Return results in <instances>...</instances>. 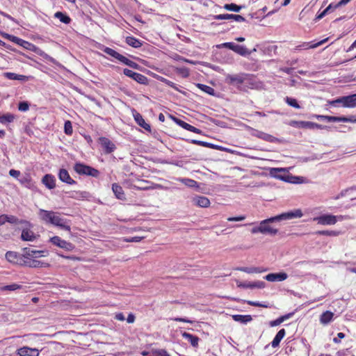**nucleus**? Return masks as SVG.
I'll list each match as a JSON object with an SVG mask.
<instances>
[{"label":"nucleus","mask_w":356,"mask_h":356,"mask_svg":"<svg viewBox=\"0 0 356 356\" xmlns=\"http://www.w3.org/2000/svg\"><path fill=\"white\" fill-rule=\"evenodd\" d=\"M54 17L58 19L61 22L65 24H68L71 22L70 17L67 15L62 12H56L54 14Z\"/></svg>","instance_id":"obj_38"},{"label":"nucleus","mask_w":356,"mask_h":356,"mask_svg":"<svg viewBox=\"0 0 356 356\" xmlns=\"http://www.w3.org/2000/svg\"><path fill=\"white\" fill-rule=\"evenodd\" d=\"M245 219V216H241L237 217H229L227 218L228 221H242Z\"/></svg>","instance_id":"obj_61"},{"label":"nucleus","mask_w":356,"mask_h":356,"mask_svg":"<svg viewBox=\"0 0 356 356\" xmlns=\"http://www.w3.org/2000/svg\"><path fill=\"white\" fill-rule=\"evenodd\" d=\"M142 239H143V237L134 236V237L124 238V241L129 242V243H137V242H140Z\"/></svg>","instance_id":"obj_57"},{"label":"nucleus","mask_w":356,"mask_h":356,"mask_svg":"<svg viewBox=\"0 0 356 356\" xmlns=\"http://www.w3.org/2000/svg\"><path fill=\"white\" fill-rule=\"evenodd\" d=\"M15 115L12 113H7L4 115L0 114V123L3 124H6L7 123H10L13 122L15 120Z\"/></svg>","instance_id":"obj_40"},{"label":"nucleus","mask_w":356,"mask_h":356,"mask_svg":"<svg viewBox=\"0 0 356 356\" xmlns=\"http://www.w3.org/2000/svg\"><path fill=\"white\" fill-rule=\"evenodd\" d=\"M193 203L200 207L206 208L210 204L209 200L204 196L196 195L193 197Z\"/></svg>","instance_id":"obj_23"},{"label":"nucleus","mask_w":356,"mask_h":356,"mask_svg":"<svg viewBox=\"0 0 356 356\" xmlns=\"http://www.w3.org/2000/svg\"><path fill=\"white\" fill-rule=\"evenodd\" d=\"M53 225L58 227L59 228L68 232H70L71 230L70 220L62 218L60 214L58 212H56Z\"/></svg>","instance_id":"obj_8"},{"label":"nucleus","mask_w":356,"mask_h":356,"mask_svg":"<svg viewBox=\"0 0 356 356\" xmlns=\"http://www.w3.org/2000/svg\"><path fill=\"white\" fill-rule=\"evenodd\" d=\"M237 270L248 274L260 273L265 271V270L258 267H239L237 268Z\"/></svg>","instance_id":"obj_34"},{"label":"nucleus","mask_w":356,"mask_h":356,"mask_svg":"<svg viewBox=\"0 0 356 356\" xmlns=\"http://www.w3.org/2000/svg\"><path fill=\"white\" fill-rule=\"evenodd\" d=\"M286 103L295 108H300V106L298 103L297 100L294 98L286 97L285 98Z\"/></svg>","instance_id":"obj_47"},{"label":"nucleus","mask_w":356,"mask_h":356,"mask_svg":"<svg viewBox=\"0 0 356 356\" xmlns=\"http://www.w3.org/2000/svg\"><path fill=\"white\" fill-rule=\"evenodd\" d=\"M234 14H220L213 16V19L218 20L233 19Z\"/></svg>","instance_id":"obj_51"},{"label":"nucleus","mask_w":356,"mask_h":356,"mask_svg":"<svg viewBox=\"0 0 356 356\" xmlns=\"http://www.w3.org/2000/svg\"><path fill=\"white\" fill-rule=\"evenodd\" d=\"M332 8V3H330L329 6L324 9L322 12L318 13L316 15V19H321L327 15L328 12Z\"/></svg>","instance_id":"obj_50"},{"label":"nucleus","mask_w":356,"mask_h":356,"mask_svg":"<svg viewBox=\"0 0 356 356\" xmlns=\"http://www.w3.org/2000/svg\"><path fill=\"white\" fill-rule=\"evenodd\" d=\"M286 331L284 329H281L275 335V338L271 342V346L273 348H276L280 345V341L284 337Z\"/></svg>","instance_id":"obj_31"},{"label":"nucleus","mask_w":356,"mask_h":356,"mask_svg":"<svg viewBox=\"0 0 356 356\" xmlns=\"http://www.w3.org/2000/svg\"><path fill=\"white\" fill-rule=\"evenodd\" d=\"M99 143L106 154L112 153L116 148L115 144L107 138L101 137Z\"/></svg>","instance_id":"obj_15"},{"label":"nucleus","mask_w":356,"mask_h":356,"mask_svg":"<svg viewBox=\"0 0 356 356\" xmlns=\"http://www.w3.org/2000/svg\"><path fill=\"white\" fill-rule=\"evenodd\" d=\"M59 179L67 184L72 185L76 182L70 175L68 171L66 169L61 168L58 174Z\"/></svg>","instance_id":"obj_18"},{"label":"nucleus","mask_w":356,"mask_h":356,"mask_svg":"<svg viewBox=\"0 0 356 356\" xmlns=\"http://www.w3.org/2000/svg\"><path fill=\"white\" fill-rule=\"evenodd\" d=\"M6 222H8L11 224H17L19 222L20 223H24V224H29V222L26 220H21L19 221L18 218H16L14 216H8L6 215Z\"/></svg>","instance_id":"obj_46"},{"label":"nucleus","mask_w":356,"mask_h":356,"mask_svg":"<svg viewBox=\"0 0 356 356\" xmlns=\"http://www.w3.org/2000/svg\"><path fill=\"white\" fill-rule=\"evenodd\" d=\"M291 124H297V125H298V127H309V128L317 127V128H320V129L322 127L321 125H319L316 123L310 122L294 121L291 123Z\"/></svg>","instance_id":"obj_39"},{"label":"nucleus","mask_w":356,"mask_h":356,"mask_svg":"<svg viewBox=\"0 0 356 356\" xmlns=\"http://www.w3.org/2000/svg\"><path fill=\"white\" fill-rule=\"evenodd\" d=\"M234 52L238 54L241 56H247L251 54V51H249L245 46L239 44L236 45Z\"/></svg>","instance_id":"obj_43"},{"label":"nucleus","mask_w":356,"mask_h":356,"mask_svg":"<svg viewBox=\"0 0 356 356\" xmlns=\"http://www.w3.org/2000/svg\"><path fill=\"white\" fill-rule=\"evenodd\" d=\"M236 284H237V286L239 288L252 289V282H242L237 281Z\"/></svg>","instance_id":"obj_56"},{"label":"nucleus","mask_w":356,"mask_h":356,"mask_svg":"<svg viewBox=\"0 0 356 356\" xmlns=\"http://www.w3.org/2000/svg\"><path fill=\"white\" fill-rule=\"evenodd\" d=\"M259 83L256 78L250 74H245L244 82L241 91H247L248 89H254L259 87Z\"/></svg>","instance_id":"obj_7"},{"label":"nucleus","mask_w":356,"mask_h":356,"mask_svg":"<svg viewBox=\"0 0 356 356\" xmlns=\"http://www.w3.org/2000/svg\"><path fill=\"white\" fill-rule=\"evenodd\" d=\"M335 106L342 108H356V94L339 97L335 99Z\"/></svg>","instance_id":"obj_4"},{"label":"nucleus","mask_w":356,"mask_h":356,"mask_svg":"<svg viewBox=\"0 0 356 356\" xmlns=\"http://www.w3.org/2000/svg\"><path fill=\"white\" fill-rule=\"evenodd\" d=\"M22 288V285L16 284V283H14V284H12L6 285V286L1 287V289L2 291H15V290H17V289H20Z\"/></svg>","instance_id":"obj_48"},{"label":"nucleus","mask_w":356,"mask_h":356,"mask_svg":"<svg viewBox=\"0 0 356 356\" xmlns=\"http://www.w3.org/2000/svg\"><path fill=\"white\" fill-rule=\"evenodd\" d=\"M197 87L199 89H200L201 90H202L203 92H206L207 94H209L212 96L216 95L215 90L209 86H207V85H204L202 83H197Z\"/></svg>","instance_id":"obj_42"},{"label":"nucleus","mask_w":356,"mask_h":356,"mask_svg":"<svg viewBox=\"0 0 356 356\" xmlns=\"http://www.w3.org/2000/svg\"><path fill=\"white\" fill-rule=\"evenodd\" d=\"M177 180L189 188H195L196 191H199L200 189L199 183L194 179L188 178H177Z\"/></svg>","instance_id":"obj_27"},{"label":"nucleus","mask_w":356,"mask_h":356,"mask_svg":"<svg viewBox=\"0 0 356 356\" xmlns=\"http://www.w3.org/2000/svg\"><path fill=\"white\" fill-rule=\"evenodd\" d=\"M21 238L24 241H33L36 238V236L33 231L24 229L22 232Z\"/></svg>","instance_id":"obj_29"},{"label":"nucleus","mask_w":356,"mask_h":356,"mask_svg":"<svg viewBox=\"0 0 356 356\" xmlns=\"http://www.w3.org/2000/svg\"><path fill=\"white\" fill-rule=\"evenodd\" d=\"M3 76L10 80L26 81L27 79L26 76L17 74L13 72H5Z\"/></svg>","instance_id":"obj_35"},{"label":"nucleus","mask_w":356,"mask_h":356,"mask_svg":"<svg viewBox=\"0 0 356 356\" xmlns=\"http://www.w3.org/2000/svg\"><path fill=\"white\" fill-rule=\"evenodd\" d=\"M266 286V283L263 281H257L254 282H252V289L258 288V289H264Z\"/></svg>","instance_id":"obj_55"},{"label":"nucleus","mask_w":356,"mask_h":356,"mask_svg":"<svg viewBox=\"0 0 356 356\" xmlns=\"http://www.w3.org/2000/svg\"><path fill=\"white\" fill-rule=\"evenodd\" d=\"M356 122V116L351 115L349 117H335V122Z\"/></svg>","instance_id":"obj_44"},{"label":"nucleus","mask_w":356,"mask_h":356,"mask_svg":"<svg viewBox=\"0 0 356 356\" xmlns=\"http://www.w3.org/2000/svg\"><path fill=\"white\" fill-rule=\"evenodd\" d=\"M356 191V186H352L350 188H348L340 193L339 195L335 197V199L339 198V196L343 197L347 196L350 200H355L356 195H353V192Z\"/></svg>","instance_id":"obj_32"},{"label":"nucleus","mask_w":356,"mask_h":356,"mask_svg":"<svg viewBox=\"0 0 356 356\" xmlns=\"http://www.w3.org/2000/svg\"><path fill=\"white\" fill-rule=\"evenodd\" d=\"M270 174L275 178L290 183H298L297 179H300L298 177L291 176L284 168H271Z\"/></svg>","instance_id":"obj_3"},{"label":"nucleus","mask_w":356,"mask_h":356,"mask_svg":"<svg viewBox=\"0 0 356 356\" xmlns=\"http://www.w3.org/2000/svg\"><path fill=\"white\" fill-rule=\"evenodd\" d=\"M50 241L55 245L65 249L66 250H72L74 246L72 243L61 239L59 236H54L50 238Z\"/></svg>","instance_id":"obj_11"},{"label":"nucleus","mask_w":356,"mask_h":356,"mask_svg":"<svg viewBox=\"0 0 356 356\" xmlns=\"http://www.w3.org/2000/svg\"><path fill=\"white\" fill-rule=\"evenodd\" d=\"M177 72L181 75L182 77H188L189 76V70L186 67H177Z\"/></svg>","instance_id":"obj_52"},{"label":"nucleus","mask_w":356,"mask_h":356,"mask_svg":"<svg viewBox=\"0 0 356 356\" xmlns=\"http://www.w3.org/2000/svg\"><path fill=\"white\" fill-rule=\"evenodd\" d=\"M288 275L286 273H270L264 277V279L268 282H276V281H284L286 280Z\"/></svg>","instance_id":"obj_21"},{"label":"nucleus","mask_w":356,"mask_h":356,"mask_svg":"<svg viewBox=\"0 0 356 356\" xmlns=\"http://www.w3.org/2000/svg\"><path fill=\"white\" fill-rule=\"evenodd\" d=\"M42 183L49 189L56 187V178L51 174L45 175L42 179Z\"/></svg>","instance_id":"obj_22"},{"label":"nucleus","mask_w":356,"mask_h":356,"mask_svg":"<svg viewBox=\"0 0 356 356\" xmlns=\"http://www.w3.org/2000/svg\"><path fill=\"white\" fill-rule=\"evenodd\" d=\"M224 8L225 10H227L229 11H234V12L238 13L241 10L242 6H238L235 3H227V4H225Z\"/></svg>","instance_id":"obj_45"},{"label":"nucleus","mask_w":356,"mask_h":356,"mask_svg":"<svg viewBox=\"0 0 356 356\" xmlns=\"http://www.w3.org/2000/svg\"><path fill=\"white\" fill-rule=\"evenodd\" d=\"M6 259L11 263L20 264L23 263L22 257L19 256L16 252L8 251L6 254Z\"/></svg>","instance_id":"obj_26"},{"label":"nucleus","mask_w":356,"mask_h":356,"mask_svg":"<svg viewBox=\"0 0 356 356\" xmlns=\"http://www.w3.org/2000/svg\"><path fill=\"white\" fill-rule=\"evenodd\" d=\"M247 303L249 305H251V306H254V307H268V305H265V304H263V303H261L259 302H254V301H251V300H248L247 301Z\"/></svg>","instance_id":"obj_58"},{"label":"nucleus","mask_w":356,"mask_h":356,"mask_svg":"<svg viewBox=\"0 0 356 356\" xmlns=\"http://www.w3.org/2000/svg\"><path fill=\"white\" fill-rule=\"evenodd\" d=\"M90 197V194L86 191H73L70 197L77 200L86 199Z\"/></svg>","instance_id":"obj_41"},{"label":"nucleus","mask_w":356,"mask_h":356,"mask_svg":"<svg viewBox=\"0 0 356 356\" xmlns=\"http://www.w3.org/2000/svg\"><path fill=\"white\" fill-rule=\"evenodd\" d=\"M9 175L13 177L17 178L20 175V172L19 170L12 169L9 171Z\"/></svg>","instance_id":"obj_62"},{"label":"nucleus","mask_w":356,"mask_h":356,"mask_svg":"<svg viewBox=\"0 0 356 356\" xmlns=\"http://www.w3.org/2000/svg\"><path fill=\"white\" fill-rule=\"evenodd\" d=\"M302 216V213L300 209H296L294 211L283 213L274 217L269 218L260 222V226L261 229V234H270L275 236L278 233V229L272 227L269 225V223L274 222H279L282 220H286L293 218H300Z\"/></svg>","instance_id":"obj_1"},{"label":"nucleus","mask_w":356,"mask_h":356,"mask_svg":"<svg viewBox=\"0 0 356 356\" xmlns=\"http://www.w3.org/2000/svg\"><path fill=\"white\" fill-rule=\"evenodd\" d=\"M135 316L130 313L127 318V321L128 323H133L135 321Z\"/></svg>","instance_id":"obj_64"},{"label":"nucleus","mask_w":356,"mask_h":356,"mask_svg":"<svg viewBox=\"0 0 356 356\" xmlns=\"http://www.w3.org/2000/svg\"><path fill=\"white\" fill-rule=\"evenodd\" d=\"M44 251L33 250L28 248L23 249L22 260H29L32 258H38V256H35V254L44 253Z\"/></svg>","instance_id":"obj_24"},{"label":"nucleus","mask_w":356,"mask_h":356,"mask_svg":"<svg viewBox=\"0 0 356 356\" xmlns=\"http://www.w3.org/2000/svg\"><path fill=\"white\" fill-rule=\"evenodd\" d=\"M156 353L159 356H170L165 349H160Z\"/></svg>","instance_id":"obj_63"},{"label":"nucleus","mask_w":356,"mask_h":356,"mask_svg":"<svg viewBox=\"0 0 356 356\" xmlns=\"http://www.w3.org/2000/svg\"><path fill=\"white\" fill-rule=\"evenodd\" d=\"M245 73H240L237 74H227L225 81L229 85L236 87L239 90H242L244 82V76Z\"/></svg>","instance_id":"obj_6"},{"label":"nucleus","mask_w":356,"mask_h":356,"mask_svg":"<svg viewBox=\"0 0 356 356\" xmlns=\"http://www.w3.org/2000/svg\"><path fill=\"white\" fill-rule=\"evenodd\" d=\"M126 42L129 46L134 47V48H138L142 46V42L138 39H137L133 36L127 37Z\"/></svg>","instance_id":"obj_37"},{"label":"nucleus","mask_w":356,"mask_h":356,"mask_svg":"<svg viewBox=\"0 0 356 356\" xmlns=\"http://www.w3.org/2000/svg\"><path fill=\"white\" fill-rule=\"evenodd\" d=\"M236 44L234 43V42H225V43H222L221 44H219L218 45V48H221V47H225V48H228L232 51H235L236 49Z\"/></svg>","instance_id":"obj_53"},{"label":"nucleus","mask_w":356,"mask_h":356,"mask_svg":"<svg viewBox=\"0 0 356 356\" xmlns=\"http://www.w3.org/2000/svg\"><path fill=\"white\" fill-rule=\"evenodd\" d=\"M2 36L4 38L8 39L10 41H11L15 44H17L19 46L23 47L24 48H25L26 49H29L30 47L32 45V44L30 43L29 42L24 40L18 37L10 35L8 33H3Z\"/></svg>","instance_id":"obj_12"},{"label":"nucleus","mask_w":356,"mask_h":356,"mask_svg":"<svg viewBox=\"0 0 356 356\" xmlns=\"http://www.w3.org/2000/svg\"><path fill=\"white\" fill-rule=\"evenodd\" d=\"M74 170L77 174L81 175H88L92 177H97L99 175V170L81 163H75Z\"/></svg>","instance_id":"obj_5"},{"label":"nucleus","mask_w":356,"mask_h":356,"mask_svg":"<svg viewBox=\"0 0 356 356\" xmlns=\"http://www.w3.org/2000/svg\"><path fill=\"white\" fill-rule=\"evenodd\" d=\"M232 318L234 321L236 322H239L243 324H246L252 321V318L250 315H241V314H235L232 316Z\"/></svg>","instance_id":"obj_33"},{"label":"nucleus","mask_w":356,"mask_h":356,"mask_svg":"<svg viewBox=\"0 0 356 356\" xmlns=\"http://www.w3.org/2000/svg\"><path fill=\"white\" fill-rule=\"evenodd\" d=\"M22 265L30 267V268H45L49 266V264L46 262H43L34 259H30L29 260H23Z\"/></svg>","instance_id":"obj_19"},{"label":"nucleus","mask_w":356,"mask_h":356,"mask_svg":"<svg viewBox=\"0 0 356 356\" xmlns=\"http://www.w3.org/2000/svg\"><path fill=\"white\" fill-rule=\"evenodd\" d=\"M328 39L329 38H325L323 40H321L314 42V43H313L312 42H304L302 44H299V45L296 46L294 48V51H300V50H302V49H309L316 48V47L323 44L324 43H325L328 40Z\"/></svg>","instance_id":"obj_14"},{"label":"nucleus","mask_w":356,"mask_h":356,"mask_svg":"<svg viewBox=\"0 0 356 356\" xmlns=\"http://www.w3.org/2000/svg\"><path fill=\"white\" fill-rule=\"evenodd\" d=\"M181 336L185 339H187L191 343L192 346L197 347L198 346V342L200 341V339L197 336H194V335H193L190 333L186 332H182Z\"/></svg>","instance_id":"obj_30"},{"label":"nucleus","mask_w":356,"mask_h":356,"mask_svg":"<svg viewBox=\"0 0 356 356\" xmlns=\"http://www.w3.org/2000/svg\"><path fill=\"white\" fill-rule=\"evenodd\" d=\"M282 323H283L282 321V318H281V317H279L278 318L274 320V321H272L270 322V327H275V326H277L279 325H280Z\"/></svg>","instance_id":"obj_60"},{"label":"nucleus","mask_w":356,"mask_h":356,"mask_svg":"<svg viewBox=\"0 0 356 356\" xmlns=\"http://www.w3.org/2000/svg\"><path fill=\"white\" fill-rule=\"evenodd\" d=\"M123 73L125 76L131 78L132 79L135 80L136 82L140 84H147L148 79L147 78L139 73L135 72L129 69H124Z\"/></svg>","instance_id":"obj_9"},{"label":"nucleus","mask_w":356,"mask_h":356,"mask_svg":"<svg viewBox=\"0 0 356 356\" xmlns=\"http://www.w3.org/2000/svg\"><path fill=\"white\" fill-rule=\"evenodd\" d=\"M64 131H65V134H67V135H72V132H73V129H72V123L70 121L67 120V121H65V124H64Z\"/></svg>","instance_id":"obj_49"},{"label":"nucleus","mask_w":356,"mask_h":356,"mask_svg":"<svg viewBox=\"0 0 356 356\" xmlns=\"http://www.w3.org/2000/svg\"><path fill=\"white\" fill-rule=\"evenodd\" d=\"M133 116L134 118V120L141 127L145 129V130L150 131H151V127L149 124H147L145 120L143 119V116L138 113L136 111H133Z\"/></svg>","instance_id":"obj_20"},{"label":"nucleus","mask_w":356,"mask_h":356,"mask_svg":"<svg viewBox=\"0 0 356 356\" xmlns=\"http://www.w3.org/2000/svg\"><path fill=\"white\" fill-rule=\"evenodd\" d=\"M170 118L173 120V121L177 124H178L179 126H180L181 127H182L183 129H186V130H188V131H190L191 132H193V133H195V134H200L201 133V130H200L199 129L188 124L187 122L176 118V117H173L172 115H170Z\"/></svg>","instance_id":"obj_16"},{"label":"nucleus","mask_w":356,"mask_h":356,"mask_svg":"<svg viewBox=\"0 0 356 356\" xmlns=\"http://www.w3.org/2000/svg\"><path fill=\"white\" fill-rule=\"evenodd\" d=\"M112 191L116 198L123 200H125V195L122 188L118 184L114 183L112 184Z\"/></svg>","instance_id":"obj_28"},{"label":"nucleus","mask_w":356,"mask_h":356,"mask_svg":"<svg viewBox=\"0 0 356 356\" xmlns=\"http://www.w3.org/2000/svg\"><path fill=\"white\" fill-rule=\"evenodd\" d=\"M161 81L165 83L166 85L169 86L170 87L175 88V90H177L176 84L175 83H173L172 81H169L165 78H162Z\"/></svg>","instance_id":"obj_59"},{"label":"nucleus","mask_w":356,"mask_h":356,"mask_svg":"<svg viewBox=\"0 0 356 356\" xmlns=\"http://www.w3.org/2000/svg\"><path fill=\"white\" fill-rule=\"evenodd\" d=\"M103 51L104 53H106V54L116 58L117 60H118L120 63L124 64V65H128L129 67L133 68V69H136V70H138L140 68V65L129 60V58H127V57L124 56L123 55L119 54L118 52H117L116 51H115L114 49H111V48H109V47H105L104 49H103Z\"/></svg>","instance_id":"obj_2"},{"label":"nucleus","mask_w":356,"mask_h":356,"mask_svg":"<svg viewBox=\"0 0 356 356\" xmlns=\"http://www.w3.org/2000/svg\"><path fill=\"white\" fill-rule=\"evenodd\" d=\"M252 131H253L252 133V136L257 137L258 138L262 139L265 141L270 142V143H280L281 141L279 138H275L273 136L270 135L268 134H266V133H264V132H262V131H260L258 130H255V129H252Z\"/></svg>","instance_id":"obj_13"},{"label":"nucleus","mask_w":356,"mask_h":356,"mask_svg":"<svg viewBox=\"0 0 356 356\" xmlns=\"http://www.w3.org/2000/svg\"><path fill=\"white\" fill-rule=\"evenodd\" d=\"M29 108V104L27 102H21L19 103L18 109L20 111H27Z\"/></svg>","instance_id":"obj_54"},{"label":"nucleus","mask_w":356,"mask_h":356,"mask_svg":"<svg viewBox=\"0 0 356 356\" xmlns=\"http://www.w3.org/2000/svg\"><path fill=\"white\" fill-rule=\"evenodd\" d=\"M333 315V313L330 311L323 312L320 316V322L323 325L329 323L332 321Z\"/></svg>","instance_id":"obj_36"},{"label":"nucleus","mask_w":356,"mask_h":356,"mask_svg":"<svg viewBox=\"0 0 356 356\" xmlns=\"http://www.w3.org/2000/svg\"><path fill=\"white\" fill-rule=\"evenodd\" d=\"M314 220L321 225H332L334 224V216L322 215L319 217L315 218Z\"/></svg>","instance_id":"obj_25"},{"label":"nucleus","mask_w":356,"mask_h":356,"mask_svg":"<svg viewBox=\"0 0 356 356\" xmlns=\"http://www.w3.org/2000/svg\"><path fill=\"white\" fill-rule=\"evenodd\" d=\"M19 356H39L40 351L38 348L23 346L17 350Z\"/></svg>","instance_id":"obj_17"},{"label":"nucleus","mask_w":356,"mask_h":356,"mask_svg":"<svg viewBox=\"0 0 356 356\" xmlns=\"http://www.w3.org/2000/svg\"><path fill=\"white\" fill-rule=\"evenodd\" d=\"M56 215V212L53 211H47L42 209H39L38 216L41 220L47 224L53 225L54 218Z\"/></svg>","instance_id":"obj_10"}]
</instances>
